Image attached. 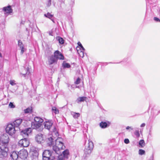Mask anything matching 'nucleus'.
Wrapping results in <instances>:
<instances>
[{"label":"nucleus","mask_w":160,"mask_h":160,"mask_svg":"<svg viewBox=\"0 0 160 160\" xmlns=\"http://www.w3.org/2000/svg\"><path fill=\"white\" fill-rule=\"evenodd\" d=\"M56 39L59 42V43L60 44H63L64 43V40L60 36H58L56 37Z\"/></svg>","instance_id":"obj_21"},{"label":"nucleus","mask_w":160,"mask_h":160,"mask_svg":"<svg viewBox=\"0 0 160 160\" xmlns=\"http://www.w3.org/2000/svg\"><path fill=\"white\" fill-rule=\"evenodd\" d=\"M18 45L21 50V54H22L25 51V48L22 42L20 40H18Z\"/></svg>","instance_id":"obj_14"},{"label":"nucleus","mask_w":160,"mask_h":160,"mask_svg":"<svg viewBox=\"0 0 160 160\" xmlns=\"http://www.w3.org/2000/svg\"><path fill=\"white\" fill-rule=\"evenodd\" d=\"M53 140L51 137L48 138L47 140V144L49 146H52V149L55 153L58 155L60 154L61 153V151L65 148L62 142V139L61 138H58L55 141V144L54 145L53 143Z\"/></svg>","instance_id":"obj_2"},{"label":"nucleus","mask_w":160,"mask_h":160,"mask_svg":"<svg viewBox=\"0 0 160 160\" xmlns=\"http://www.w3.org/2000/svg\"><path fill=\"white\" fill-rule=\"evenodd\" d=\"M87 98V97H79L78 98L77 100V102L78 103H79L80 102H83L86 100Z\"/></svg>","instance_id":"obj_20"},{"label":"nucleus","mask_w":160,"mask_h":160,"mask_svg":"<svg viewBox=\"0 0 160 160\" xmlns=\"http://www.w3.org/2000/svg\"><path fill=\"white\" fill-rule=\"evenodd\" d=\"M51 131L53 132V133H54L57 135L56 133L58 134V133L57 131V129L54 126L52 125V128L51 129Z\"/></svg>","instance_id":"obj_25"},{"label":"nucleus","mask_w":160,"mask_h":160,"mask_svg":"<svg viewBox=\"0 0 160 160\" xmlns=\"http://www.w3.org/2000/svg\"><path fill=\"white\" fill-rule=\"evenodd\" d=\"M30 158L32 160H38V152L36 150H33L32 149L30 152Z\"/></svg>","instance_id":"obj_6"},{"label":"nucleus","mask_w":160,"mask_h":160,"mask_svg":"<svg viewBox=\"0 0 160 160\" xmlns=\"http://www.w3.org/2000/svg\"><path fill=\"white\" fill-rule=\"evenodd\" d=\"M15 127L12 124H8L6 128V132L10 135H13L16 132Z\"/></svg>","instance_id":"obj_4"},{"label":"nucleus","mask_w":160,"mask_h":160,"mask_svg":"<svg viewBox=\"0 0 160 160\" xmlns=\"http://www.w3.org/2000/svg\"><path fill=\"white\" fill-rule=\"evenodd\" d=\"M154 20L157 22H160V19L157 17H154L153 18Z\"/></svg>","instance_id":"obj_38"},{"label":"nucleus","mask_w":160,"mask_h":160,"mask_svg":"<svg viewBox=\"0 0 160 160\" xmlns=\"http://www.w3.org/2000/svg\"><path fill=\"white\" fill-rule=\"evenodd\" d=\"M52 110L54 113L55 114H58L59 113V110L55 107H53L52 108Z\"/></svg>","instance_id":"obj_28"},{"label":"nucleus","mask_w":160,"mask_h":160,"mask_svg":"<svg viewBox=\"0 0 160 160\" xmlns=\"http://www.w3.org/2000/svg\"><path fill=\"white\" fill-rule=\"evenodd\" d=\"M124 142L126 144H128L129 143V141L128 139H125L124 140Z\"/></svg>","instance_id":"obj_40"},{"label":"nucleus","mask_w":160,"mask_h":160,"mask_svg":"<svg viewBox=\"0 0 160 160\" xmlns=\"http://www.w3.org/2000/svg\"><path fill=\"white\" fill-rule=\"evenodd\" d=\"M78 45L81 48V50L84 51L85 50V49L83 47L81 43L80 42H78Z\"/></svg>","instance_id":"obj_34"},{"label":"nucleus","mask_w":160,"mask_h":160,"mask_svg":"<svg viewBox=\"0 0 160 160\" xmlns=\"http://www.w3.org/2000/svg\"><path fill=\"white\" fill-rule=\"evenodd\" d=\"M9 138L6 134H3L0 138V160L5 159L8 157Z\"/></svg>","instance_id":"obj_1"},{"label":"nucleus","mask_w":160,"mask_h":160,"mask_svg":"<svg viewBox=\"0 0 160 160\" xmlns=\"http://www.w3.org/2000/svg\"><path fill=\"white\" fill-rule=\"evenodd\" d=\"M51 4V0H48V2L47 4V6L48 7H49Z\"/></svg>","instance_id":"obj_39"},{"label":"nucleus","mask_w":160,"mask_h":160,"mask_svg":"<svg viewBox=\"0 0 160 160\" xmlns=\"http://www.w3.org/2000/svg\"><path fill=\"white\" fill-rule=\"evenodd\" d=\"M76 88H78V87L77 86H76Z\"/></svg>","instance_id":"obj_47"},{"label":"nucleus","mask_w":160,"mask_h":160,"mask_svg":"<svg viewBox=\"0 0 160 160\" xmlns=\"http://www.w3.org/2000/svg\"><path fill=\"white\" fill-rule=\"evenodd\" d=\"M34 122L37 123H39L42 124L43 121V119L39 117H36L34 118Z\"/></svg>","instance_id":"obj_19"},{"label":"nucleus","mask_w":160,"mask_h":160,"mask_svg":"<svg viewBox=\"0 0 160 160\" xmlns=\"http://www.w3.org/2000/svg\"><path fill=\"white\" fill-rule=\"evenodd\" d=\"M32 131V129L31 128H27L24 130H22L21 132V134L23 137L26 138L31 133Z\"/></svg>","instance_id":"obj_9"},{"label":"nucleus","mask_w":160,"mask_h":160,"mask_svg":"<svg viewBox=\"0 0 160 160\" xmlns=\"http://www.w3.org/2000/svg\"><path fill=\"white\" fill-rule=\"evenodd\" d=\"M10 84L12 85H14L15 84V83L14 82L12 81H10Z\"/></svg>","instance_id":"obj_41"},{"label":"nucleus","mask_w":160,"mask_h":160,"mask_svg":"<svg viewBox=\"0 0 160 160\" xmlns=\"http://www.w3.org/2000/svg\"><path fill=\"white\" fill-rule=\"evenodd\" d=\"M1 54L0 53V56H1Z\"/></svg>","instance_id":"obj_48"},{"label":"nucleus","mask_w":160,"mask_h":160,"mask_svg":"<svg viewBox=\"0 0 160 160\" xmlns=\"http://www.w3.org/2000/svg\"><path fill=\"white\" fill-rule=\"evenodd\" d=\"M49 35H50V36H53L52 32V31H50L49 32Z\"/></svg>","instance_id":"obj_44"},{"label":"nucleus","mask_w":160,"mask_h":160,"mask_svg":"<svg viewBox=\"0 0 160 160\" xmlns=\"http://www.w3.org/2000/svg\"><path fill=\"white\" fill-rule=\"evenodd\" d=\"M44 16L50 19H51L53 17V15L51 14L49 12H48L46 14H44Z\"/></svg>","instance_id":"obj_30"},{"label":"nucleus","mask_w":160,"mask_h":160,"mask_svg":"<svg viewBox=\"0 0 160 160\" xmlns=\"http://www.w3.org/2000/svg\"><path fill=\"white\" fill-rule=\"evenodd\" d=\"M32 109L30 108H28L24 110V112L25 113H29L31 112Z\"/></svg>","instance_id":"obj_31"},{"label":"nucleus","mask_w":160,"mask_h":160,"mask_svg":"<svg viewBox=\"0 0 160 160\" xmlns=\"http://www.w3.org/2000/svg\"><path fill=\"white\" fill-rule=\"evenodd\" d=\"M3 11L6 13H10L12 12V10L10 6H8L7 7H4L3 9Z\"/></svg>","instance_id":"obj_17"},{"label":"nucleus","mask_w":160,"mask_h":160,"mask_svg":"<svg viewBox=\"0 0 160 160\" xmlns=\"http://www.w3.org/2000/svg\"><path fill=\"white\" fill-rule=\"evenodd\" d=\"M19 146L27 147H28L29 144V140L26 138H24L20 140L18 142Z\"/></svg>","instance_id":"obj_5"},{"label":"nucleus","mask_w":160,"mask_h":160,"mask_svg":"<svg viewBox=\"0 0 160 160\" xmlns=\"http://www.w3.org/2000/svg\"><path fill=\"white\" fill-rule=\"evenodd\" d=\"M139 154L140 155H142L145 154V151L142 149H139Z\"/></svg>","instance_id":"obj_32"},{"label":"nucleus","mask_w":160,"mask_h":160,"mask_svg":"<svg viewBox=\"0 0 160 160\" xmlns=\"http://www.w3.org/2000/svg\"><path fill=\"white\" fill-rule=\"evenodd\" d=\"M51 155V152L49 150H45L42 153L43 159V160H49Z\"/></svg>","instance_id":"obj_8"},{"label":"nucleus","mask_w":160,"mask_h":160,"mask_svg":"<svg viewBox=\"0 0 160 160\" xmlns=\"http://www.w3.org/2000/svg\"><path fill=\"white\" fill-rule=\"evenodd\" d=\"M54 56L56 59L61 60L64 59V56L58 51H56L54 53Z\"/></svg>","instance_id":"obj_10"},{"label":"nucleus","mask_w":160,"mask_h":160,"mask_svg":"<svg viewBox=\"0 0 160 160\" xmlns=\"http://www.w3.org/2000/svg\"><path fill=\"white\" fill-rule=\"evenodd\" d=\"M134 134L137 137H139L140 136V134L138 130H136L134 132Z\"/></svg>","instance_id":"obj_33"},{"label":"nucleus","mask_w":160,"mask_h":160,"mask_svg":"<svg viewBox=\"0 0 160 160\" xmlns=\"http://www.w3.org/2000/svg\"><path fill=\"white\" fill-rule=\"evenodd\" d=\"M52 125V123L51 121H46L44 123L45 128L48 130H51Z\"/></svg>","instance_id":"obj_11"},{"label":"nucleus","mask_w":160,"mask_h":160,"mask_svg":"<svg viewBox=\"0 0 160 160\" xmlns=\"http://www.w3.org/2000/svg\"><path fill=\"white\" fill-rule=\"evenodd\" d=\"M139 144L141 148L144 147L145 145V143L143 140H141L139 143Z\"/></svg>","instance_id":"obj_24"},{"label":"nucleus","mask_w":160,"mask_h":160,"mask_svg":"<svg viewBox=\"0 0 160 160\" xmlns=\"http://www.w3.org/2000/svg\"><path fill=\"white\" fill-rule=\"evenodd\" d=\"M93 142L91 141H88V143L86 145L84 150V153L86 155L90 154L93 148Z\"/></svg>","instance_id":"obj_3"},{"label":"nucleus","mask_w":160,"mask_h":160,"mask_svg":"<svg viewBox=\"0 0 160 160\" xmlns=\"http://www.w3.org/2000/svg\"><path fill=\"white\" fill-rule=\"evenodd\" d=\"M19 154V157L22 159H25L26 158L28 155V153L27 151L25 149H22L18 152Z\"/></svg>","instance_id":"obj_7"},{"label":"nucleus","mask_w":160,"mask_h":160,"mask_svg":"<svg viewBox=\"0 0 160 160\" xmlns=\"http://www.w3.org/2000/svg\"><path fill=\"white\" fill-rule=\"evenodd\" d=\"M100 126L102 128H105L108 127V125L106 122H102L100 123Z\"/></svg>","instance_id":"obj_23"},{"label":"nucleus","mask_w":160,"mask_h":160,"mask_svg":"<svg viewBox=\"0 0 160 160\" xmlns=\"http://www.w3.org/2000/svg\"><path fill=\"white\" fill-rule=\"evenodd\" d=\"M10 157L12 158L13 160H17V159L19 157V155L18 153V152H17L16 151H13L11 153L10 155Z\"/></svg>","instance_id":"obj_13"},{"label":"nucleus","mask_w":160,"mask_h":160,"mask_svg":"<svg viewBox=\"0 0 160 160\" xmlns=\"http://www.w3.org/2000/svg\"><path fill=\"white\" fill-rule=\"evenodd\" d=\"M81 79L80 78H78L76 81L75 82V83L76 84H79L80 82Z\"/></svg>","instance_id":"obj_35"},{"label":"nucleus","mask_w":160,"mask_h":160,"mask_svg":"<svg viewBox=\"0 0 160 160\" xmlns=\"http://www.w3.org/2000/svg\"><path fill=\"white\" fill-rule=\"evenodd\" d=\"M22 119H18L14 121L12 123L13 126L15 127H18L19 126L22 122Z\"/></svg>","instance_id":"obj_15"},{"label":"nucleus","mask_w":160,"mask_h":160,"mask_svg":"<svg viewBox=\"0 0 160 160\" xmlns=\"http://www.w3.org/2000/svg\"><path fill=\"white\" fill-rule=\"evenodd\" d=\"M42 134L39 133L36 135L35 140L38 143H40L43 140V138Z\"/></svg>","instance_id":"obj_12"},{"label":"nucleus","mask_w":160,"mask_h":160,"mask_svg":"<svg viewBox=\"0 0 160 160\" xmlns=\"http://www.w3.org/2000/svg\"><path fill=\"white\" fill-rule=\"evenodd\" d=\"M126 129L128 130L129 129H131V130H132V128H131V127L129 126H127L126 128Z\"/></svg>","instance_id":"obj_42"},{"label":"nucleus","mask_w":160,"mask_h":160,"mask_svg":"<svg viewBox=\"0 0 160 160\" xmlns=\"http://www.w3.org/2000/svg\"><path fill=\"white\" fill-rule=\"evenodd\" d=\"M41 125L42 124L40 123L34 122L31 123V127L33 129H37L41 126Z\"/></svg>","instance_id":"obj_16"},{"label":"nucleus","mask_w":160,"mask_h":160,"mask_svg":"<svg viewBox=\"0 0 160 160\" xmlns=\"http://www.w3.org/2000/svg\"><path fill=\"white\" fill-rule=\"evenodd\" d=\"M63 156L65 157H67L68 155L69 154V152L68 150H66L62 152Z\"/></svg>","instance_id":"obj_29"},{"label":"nucleus","mask_w":160,"mask_h":160,"mask_svg":"<svg viewBox=\"0 0 160 160\" xmlns=\"http://www.w3.org/2000/svg\"><path fill=\"white\" fill-rule=\"evenodd\" d=\"M58 155H59L58 156V158H59V159L58 160H60V158H61V157H62V155L61 154V153L60 154H59ZM61 160H62V159H61Z\"/></svg>","instance_id":"obj_45"},{"label":"nucleus","mask_w":160,"mask_h":160,"mask_svg":"<svg viewBox=\"0 0 160 160\" xmlns=\"http://www.w3.org/2000/svg\"><path fill=\"white\" fill-rule=\"evenodd\" d=\"M9 106L10 108H14L15 107V106L13 105V104L11 102H10V103L9 104Z\"/></svg>","instance_id":"obj_36"},{"label":"nucleus","mask_w":160,"mask_h":160,"mask_svg":"<svg viewBox=\"0 0 160 160\" xmlns=\"http://www.w3.org/2000/svg\"><path fill=\"white\" fill-rule=\"evenodd\" d=\"M145 123H143L141 124L140 127H145Z\"/></svg>","instance_id":"obj_43"},{"label":"nucleus","mask_w":160,"mask_h":160,"mask_svg":"<svg viewBox=\"0 0 160 160\" xmlns=\"http://www.w3.org/2000/svg\"><path fill=\"white\" fill-rule=\"evenodd\" d=\"M72 115L74 118H77L80 116V114L78 113H76L75 112H72Z\"/></svg>","instance_id":"obj_27"},{"label":"nucleus","mask_w":160,"mask_h":160,"mask_svg":"<svg viewBox=\"0 0 160 160\" xmlns=\"http://www.w3.org/2000/svg\"><path fill=\"white\" fill-rule=\"evenodd\" d=\"M51 20L54 22V20H53V19H52L51 18Z\"/></svg>","instance_id":"obj_46"},{"label":"nucleus","mask_w":160,"mask_h":160,"mask_svg":"<svg viewBox=\"0 0 160 160\" xmlns=\"http://www.w3.org/2000/svg\"><path fill=\"white\" fill-rule=\"evenodd\" d=\"M57 60L54 56H51L50 57L48 62L50 64H52L56 62Z\"/></svg>","instance_id":"obj_18"},{"label":"nucleus","mask_w":160,"mask_h":160,"mask_svg":"<svg viewBox=\"0 0 160 160\" xmlns=\"http://www.w3.org/2000/svg\"><path fill=\"white\" fill-rule=\"evenodd\" d=\"M79 54L80 57H82V58H83L84 57V53L83 51H82V50H81L80 53Z\"/></svg>","instance_id":"obj_37"},{"label":"nucleus","mask_w":160,"mask_h":160,"mask_svg":"<svg viewBox=\"0 0 160 160\" xmlns=\"http://www.w3.org/2000/svg\"><path fill=\"white\" fill-rule=\"evenodd\" d=\"M25 70L26 71V72L25 73H20V74L22 75L24 77H26L27 75H28L30 73V72L29 71V68L28 67H27L26 68Z\"/></svg>","instance_id":"obj_22"},{"label":"nucleus","mask_w":160,"mask_h":160,"mask_svg":"<svg viewBox=\"0 0 160 160\" xmlns=\"http://www.w3.org/2000/svg\"><path fill=\"white\" fill-rule=\"evenodd\" d=\"M62 66L64 68H69L70 67V65L69 64L66 63L65 61H64L62 64Z\"/></svg>","instance_id":"obj_26"}]
</instances>
